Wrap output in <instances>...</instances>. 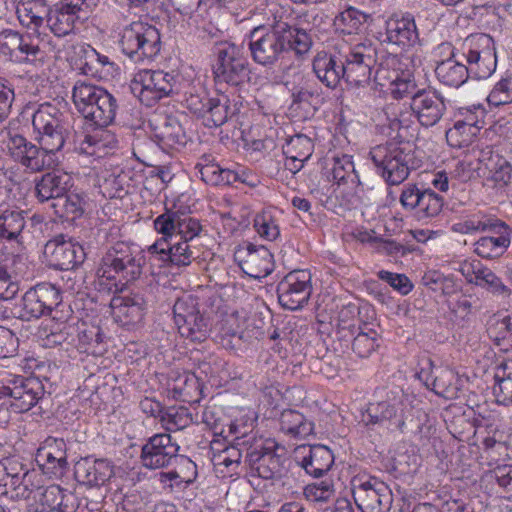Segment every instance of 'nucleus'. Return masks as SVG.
<instances>
[{
    "mask_svg": "<svg viewBox=\"0 0 512 512\" xmlns=\"http://www.w3.org/2000/svg\"><path fill=\"white\" fill-rule=\"evenodd\" d=\"M311 293V273L308 270H293L277 285L280 305L291 311L302 308L308 302Z\"/></svg>",
    "mask_w": 512,
    "mask_h": 512,
    "instance_id": "nucleus-19",
    "label": "nucleus"
},
{
    "mask_svg": "<svg viewBox=\"0 0 512 512\" xmlns=\"http://www.w3.org/2000/svg\"><path fill=\"white\" fill-rule=\"evenodd\" d=\"M313 45L311 34L284 21L255 27L248 35V49L252 60L264 67H273L290 53L307 54Z\"/></svg>",
    "mask_w": 512,
    "mask_h": 512,
    "instance_id": "nucleus-3",
    "label": "nucleus"
},
{
    "mask_svg": "<svg viewBox=\"0 0 512 512\" xmlns=\"http://www.w3.org/2000/svg\"><path fill=\"white\" fill-rule=\"evenodd\" d=\"M479 127L473 117L457 120L454 126L446 131L447 143L453 148L468 147L477 135Z\"/></svg>",
    "mask_w": 512,
    "mask_h": 512,
    "instance_id": "nucleus-43",
    "label": "nucleus"
},
{
    "mask_svg": "<svg viewBox=\"0 0 512 512\" xmlns=\"http://www.w3.org/2000/svg\"><path fill=\"white\" fill-rule=\"evenodd\" d=\"M113 137L106 131L100 130L93 134H86L78 146V151L87 156L101 158L107 153L108 144Z\"/></svg>",
    "mask_w": 512,
    "mask_h": 512,
    "instance_id": "nucleus-50",
    "label": "nucleus"
},
{
    "mask_svg": "<svg viewBox=\"0 0 512 512\" xmlns=\"http://www.w3.org/2000/svg\"><path fill=\"white\" fill-rule=\"evenodd\" d=\"M44 254L50 266L58 270H72L85 260L84 248L62 234L46 243Z\"/></svg>",
    "mask_w": 512,
    "mask_h": 512,
    "instance_id": "nucleus-21",
    "label": "nucleus"
},
{
    "mask_svg": "<svg viewBox=\"0 0 512 512\" xmlns=\"http://www.w3.org/2000/svg\"><path fill=\"white\" fill-rule=\"evenodd\" d=\"M83 328L78 330L77 348L81 352L96 354L97 347L103 341V334L98 326H86L82 325Z\"/></svg>",
    "mask_w": 512,
    "mask_h": 512,
    "instance_id": "nucleus-54",
    "label": "nucleus"
},
{
    "mask_svg": "<svg viewBox=\"0 0 512 512\" xmlns=\"http://www.w3.org/2000/svg\"><path fill=\"white\" fill-rule=\"evenodd\" d=\"M280 430L297 439H304L314 431V423L302 413L287 409L280 416Z\"/></svg>",
    "mask_w": 512,
    "mask_h": 512,
    "instance_id": "nucleus-42",
    "label": "nucleus"
},
{
    "mask_svg": "<svg viewBox=\"0 0 512 512\" xmlns=\"http://www.w3.org/2000/svg\"><path fill=\"white\" fill-rule=\"evenodd\" d=\"M236 322L237 318L231 315L224 320L220 328L221 343L226 348L236 349L241 345L243 331L239 326L234 327Z\"/></svg>",
    "mask_w": 512,
    "mask_h": 512,
    "instance_id": "nucleus-61",
    "label": "nucleus"
},
{
    "mask_svg": "<svg viewBox=\"0 0 512 512\" xmlns=\"http://www.w3.org/2000/svg\"><path fill=\"white\" fill-rule=\"evenodd\" d=\"M489 104L500 106L512 102V78H503L498 81L487 98Z\"/></svg>",
    "mask_w": 512,
    "mask_h": 512,
    "instance_id": "nucleus-64",
    "label": "nucleus"
},
{
    "mask_svg": "<svg viewBox=\"0 0 512 512\" xmlns=\"http://www.w3.org/2000/svg\"><path fill=\"white\" fill-rule=\"evenodd\" d=\"M331 175L333 181L338 186L348 185L353 193H357L361 186L351 155L342 154L341 156H335L333 158Z\"/></svg>",
    "mask_w": 512,
    "mask_h": 512,
    "instance_id": "nucleus-40",
    "label": "nucleus"
},
{
    "mask_svg": "<svg viewBox=\"0 0 512 512\" xmlns=\"http://www.w3.org/2000/svg\"><path fill=\"white\" fill-rule=\"evenodd\" d=\"M7 149L11 159L30 173L55 168L61 162L59 156L45 149L44 145L37 146L20 134L9 137Z\"/></svg>",
    "mask_w": 512,
    "mask_h": 512,
    "instance_id": "nucleus-16",
    "label": "nucleus"
},
{
    "mask_svg": "<svg viewBox=\"0 0 512 512\" xmlns=\"http://www.w3.org/2000/svg\"><path fill=\"white\" fill-rule=\"evenodd\" d=\"M168 431L182 430L192 423V416L186 407H170L161 416Z\"/></svg>",
    "mask_w": 512,
    "mask_h": 512,
    "instance_id": "nucleus-55",
    "label": "nucleus"
},
{
    "mask_svg": "<svg viewBox=\"0 0 512 512\" xmlns=\"http://www.w3.org/2000/svg\"><path fill=\"white\" fill-rule=\"evenodd\" d=\"M413 401L402 389H392L384 400L368 404L362 422L367 426L389 424L402 431L406 422L412 421Z\"/></svg>",
    "mask_w": 512,
    "mask_h": 512,
    "instance_id": "nucleus-7",
    "label": "nucleus"
},
{
    "mask_svg": "<svg viewBox=\"0 0 512 512\" xmlns=\"http://www.w3.org/2000/svg\"><path fill=\"white\" fill-rule=\"evenodd\" d=\"M179 76L164 70L142 69L133 78L131 89L139 101L153 107L161 99L178 92Z\"/></svg>",
    "mask_w": 512,
    "mask_h": 512,
    "instance_id": "nucleus-10",
    "label": "nucleus"
},
{
    "mask_svg": "<svg viewBox=\"0 0 512 512\" xmlns=\"http://www.w3.org/2000/svg\"><path fill=\"white\" fill-rule=\"evenodd\" d=\"M461 52L473 77L486 79L496 70L495 44L490 35L480 33L468 36L462 43Z\"/></svg>",
    "mask_w": 512,
    "mask_h": 512,
    "instance_id": "nucleus-14",
    "label": "nucleus"
},
{
    "mask_svg": "<svg viewBox=\"0 0 512 512\" xmlns=\"http://www.w3.org/2000/svg\"><path fill=\"white\" fill-rule=\"evenodd\" d=\"M234 111L230 107V100L227 95L221 93L209 99L207 113L202 117L208 127H219L223 125Z\"/></svg>",
    "mask_w": 512,
    "mask_h": 512,
    "instance_id": "nucleus-45",
    "label": "nucleus"
},
{
    "mask_svg": "<svg viewBox=\"0 0 512 512\" xmlns=\"http://www.w3.org/2000/svg\"><path fill=\"white\" fill-rule=\"evenodd\" d=\"M294 459L308 475L315 478L325 475L334 464L333 452L322 444L297 446L294 450Z\"/></svg>",
    "mask_w": 512,
    "mask_h": 512,
    "instance_id": "nucleus-24",
    "label": "nucleus"
},
{
    "mask_svg": "<svg viewBox=\"0 0 512 512\" xmlns=\"http://www.w3.org/2000/svg\"><path fill=\"white\" fill-rule=\"evenodd\" d=\"M459 271L468 283L479 286L496 297L509 298L512 291L490 268L479 260L465 261Z\"/></svg>",
    "mask_w": 512,
    "mask_h": 512,
    "instance_id": "nucleus-27",
    "label": "nucleus"
},
{
    "mask_svg": "<svg viewBox=\"0 0 512 512\" xmlns=\"http://www.w3.org/2000/svg\"><path fill=\"white\" fill-rule=\"evenodd\" d=\"M229 433L236 435L234 444L230 447L225 448L221 453L215 456L214 464L216 466H224L228 469L230 476L238 474L239 467L243 452L246 453V448L252 444L254 436L248 434L246 430L241 431L239 425L236 422L229 424Z\"/></svg>",
    "mask_w": 512,
    "mask_h": 512,
    "instance_id": "nucleus-32",
    "label": "nucleus"
},
{
    "mask_svg": "<svg viewBox=\"0 0 512 512\" xmlns=\"http://www.w3.org/2000/svg\"><path fill=\"white\" fill-rule=\"evenodd\" d=\"M153 225L162 237L149 246V253L178 267L188 266L199 257L203 226L198 219L180 210L165 209Z\"/></svg>",
    "mask_w": 512,
    "mask_h": 512,
    "instance_id": "nucleus-1",
    "label": "nucleus"
},
{
    "mask_svg": "<svg viewBox=\"0 0 512 512\" xmlns=\"http://www.w3.org/2000/svg\"><path fill=\"white\" fill-rule=\"evenodd\" d=\"M370 158L376 173L388 185H400L416 169V161L411 145L407 142L390 141L370 150Z\"/></svg>",
    "mask_w": 512,
    "mask_h": 512,
    "instance_id": "nucleus-5",
    "label": "nucleus"
},
{
    "mask_svg": "<svg viewBox=\"0 0 512 512\" xmlns=\"http://www.w3.org/2000/svg\"><path fill=\"white\" fill-rule=\"evenodd\" d=\"M32 125L39 144L56 155L63 149L72 130L69 114L49 102L39 105L33 114Z\"/></svg>",
    "mask_w": 512,
    "mask_h": 512,
    "instance_id": "nucleus-6",
    "label": "nucleus"
},
{
    "mask_svg": "<svg viewBox=\"0 0 512 512\" xmlns=\"http://www.w3.org/2000/svg\"><path fill=\"white\" fill-rule=\"evenodd\" d=\"M373 15L352 5H346L334 18L333 26L339 35L362 34L372 23Z\"/></svg>",
    "mask_w": 512,
    "mask_h": 512,
    "instance_id": "nucleus-36",
    "label": "nucleus"
},
{
    "mask_svg": "<svg viewBox=\"0 0 512 512\" xmlns=\"http://www.w3.org/2000/svg\"><path fill=\"white\" fill-rule=\"evenodd\" d=\"M78 1L73 3V0H61L54 8L50 7L45 23L56 37H65L73 32L75 22L82 12L77 6Z\"/></svg>",
    "mask_w": 512,
    "mask_h": 512,
    "instance_id": "nucleus-33",
    "label": "nucleus"
},
{
    "mask_svg": "<svg viewBox=\"0 0 512 512\" xmlns=\"http://www.w3.org/2000/svg\"><path fill=\"white\" fill-rule=\"evenodd\" d=\"M286 461L284 448L273 440H252L246 448L245 462L262 479L280 478Z\"/></svg>",
    "mask_w": 512,
    "mask_h": 512,
    "instance_id": "nucleus-12",
    "label": "nucleus"
},
{
    "mask_svg": "<svg viewBox=\"0 0 512 512\" xmlns=\"http://www.w3.org/2000/svg\"><path fill=\"white\" fill-rule=\"evenodd\" d=\"M411 109L424 127L436 125L446 112L444 97L435 90H419L411 98Z\"/></svg>",
    "mask_w": 512,
    "mask_h": 512,
    "instance_id": "nucleus-25",
    "label": "nucleus"
},
{
    "mask_svg": "<svg viewBox=\"0 0 512 512\" xmlns=\"http://www.w3.org/2000/svg\"><path fill=\"white\" fill-rule=\"evenodd\" d=\"M100 95L103 96L97 101V105L94 106L90 122L96 127L104 128L114 122L119 105L116 97L109 91L105 90Z\"/></svg>",
    "mask_w": 512,
    "mask_h": 512,
    "instance_id": "nucleus-46",
    "label": "nucleus"
},
{
    "mask_svg": "<svg viewBox=\"0 0 512 512\" xmlns=\"http://www.w3.org/2000/svg\"><path fill=\"white\" fill-rule=\"evenodd\" d=\"M234 259L242 271L254 279L267 277L274 269L273 255L260 245L246 243L234 252Z\"/></svg>",
    "mask_w": 512,
    "mask_h": 512,
    "instance_id": "nucleus-22",
    "label": "nucleus"
},
{
    "mask_svg": "<svg viewBox=\"0 0 512 512\" xmlns=\"http://www.w3.org/2000/svg\"><path fill=\"white\" fill-rule=\"evenodd\" d=\"M61 302L59 288L50 283H40L25 292L15 308L16 315L23 321L39 319L52 314Z\"/></svg>",
    "mask_w": 512,
    "mask_h": 512,
    "instance_id": "nucleus-17",
    "label": "nucleus"
},
{
    "mask_svg": "<svg viewBox=\"0 0 512 512\" xmlns=\"http://www.w3.org/2000/svg\"><path fill=\"white\" fill-rule=\"evenodd\" d=\"M487 231L492 232L493 235L478 239L474 244V252L481 258H498L510 246L512 230L505 222L498 220Z\"/></svg>",
    "mask_w": 512,
    "mask_h": 512,
    "instance_id": "nucleus-31",
    "label": "nucleus"
},
{
    "mask_svg": "<svg viewBox=\"0 0 512 512\" xmlns=\"http://www.w3.org/2000/svg\"><path fill=\"white\" fill-rule=\"evenodd\" d=\"M97 85L85 81H77L72 90V99L79 113H85L86 107L93 100Z\"/></svg>",
    "mask_w": 512,
    "mask_h": 512,
    "instance_id": "nucleus-63",
    "label": "nucleus"
},
{
    "mask_svg": "<svg viewBox=\"0 0 512 512\" xmlns=\"http://www.w3.org/2000/svg\"><path fill=\"white\" fill-rule=\"evenodd\" d=\"M303 495L306 500L314 503H327L335 495L333 481L325 479L319 482L309 483L304 487Z\"/></svg>",
    "mask_w": 512,
    "mask_h": 512,
    "instance_id": "nucleus-53",
    "label": "nucleus"
},
{
    "mask_svg": "<svg viewBox=\"0 0 512 512\" xmlns=\"http://www.w3.org/2000/svg\"><path fill=\"white\" fill-rule=\"evenodd\" d=\"M144 257L126 242H117L107 248L101 257L96 274L99 284L107 281L109 291H122L142 274Z\"/></svg>",
    "mask_w": 512,
    "mask_h": 512,
    "instance_id": "nucleus-4",
    "label": "nucleus"
},
{
    "mask_svg": "<svg viewBox=\"0 0 512 512\" xmlns=\"http://www.w3.org/2000/svg\"><path fill=\"white\" fill-rule=\"evenodd\" d=\"M44 392L39 378L13 375L0 385L1 405H8L16 413L27 412L39 402Z\"/></svg>",
    "mask_w": 512,
    "mask_h": 512,
    "instance_id": "nucleus-13",
    "label": "nucleus"
},
{
    "mask_svg": "<svg viewBox=\"0 0 512 512\" xmlns=\"http://www.w3.org/2000/svg\"><path fill=\"white\" fill-rule=\"evenodd\" d=\"M400 203L407 211H414L419 219L437 216L444 205L443 197L432 189H420L415 184L404 186Z\"/></svg>",
    "mask_w": 512,
    "mask_h": 512,
    "instance_id": "nucleus-20",
    "label": "nucleus"
},
{
    "mask_svg": "<svg viewBox=\"0 0 512 512\" xmlns=\"http://www.w3.org/2000/svg\"><path fill=\"white\" fill-rule=\"evenodd\" d=\"M26 226L25 212L17 207L0 205V239L17 241Z\"/></svg>",
    "mask_w": 512,
    "mask_h": 512,
    "instance_id": "nucleus-39",
    "label": "nucleus"
},
{
    "mask_svg": "<svg viewBox=\"0 0 512 512\" xmlns=\"http://www.w3.org/2000/svg\"><path fill=\"white\" fill-rule=\"evenodd\" d=\"M53 171L43 174L35 180V193L40 202L49 200H61L71 187V176L62 171L52 168Z\"/></svg>",
    "mask_w": 512,
    "mask_h": 512,
    "instance_id": "nucleus-35",
    "label": "nucleus"
},
{
    "mask_svg": "<svg viewBox=\"0 0 512 512\" xmlns=\"http://www.w3.org/2000/svg\"><path fill=\"white\" fill-rule=\"evenodd\" d=\"M49 9L50 6L46 0H18L16 14L23 27L38 32L49 16Z\"/></svg>",
    "mask_w": 512,
    "mask_h": 512,
    "instance_id": "nucleus-38",
    "label": "nucleus"
},
{
    "mask_svg": "<svg viewBox=\"0 0 512 512\" xmlns=\"http://www.w3.org/2000/svg\"><path fill=\"white\" fill-rule=\"evenodd\" d=\"M83 204L84 201L78 194H68L67 192L65 196H62L61 200L53 203V207L60 208V210H57V213H59L61 216H65L68 219L74 220L83 214Z\"/></svg>",
    "mask_w": 512,
    "mask_h": 512,
    "instance_id": "nucleus-58",
    "label": "nucleus"
},
{
    "mask_svg": "<svg viewBox=\"0 0 512 512\" xmlns=\"http://www.w3.org/2000/svg\"><path fill=\"white\" fill-rule=\"evenodd\" d=\"M112 315L122 326H134L144 319L147 302L139 293L117 296L111 300Z\"/></svg>",
    "mask_w": 512,
    "mask_h": 512,
    "instance_id": "nucleus-30",
    "label": "nucleus"
},
{
    "mask_svg": "<svg viewBox=\"0 0 512 512\" xmlns=\"http://www.w3.org/2000/svg\"><path fill=\"white\" fill-rule=\"evenodd\" d=\"M188 468L195 469V464L187 458L179 456V446L170 434L159 433L149 437L142 445L139 461L142 467L149 470L168 468L178 461Z\"/></svg>",
    "mask_w": 512,
    "mask_h": 512,
    "instance_id": "nucleus-15",
    "label": "nucleus"
},
{
    "mask_svg": "<svg viewBox=\"0 0 512 512\" xmlns=\"http://www.w3.org/2000/svg\"><path fill=\"white\" fill-rule=\"evenodd\" d=\"M381 43L397 46L401 50L413 47L419 41L414 18L410 14H393L385 21V31L379 33Z\"/></svg>",
    "mask_w": 512,
    "mask_h": 512,
    "instance_id": "nucleus-23",
    "label": "nucleus"
},
{
    "mask_svg": "<svg viewBox=\"0 0 512 512\" xmlns=\"http://www.w3.org/2000/svg\"><path fill=\"white\" fill-rule=\"evenodd\" d=\"M209 97L203 87L193 86L185 93V107L198 117H202L207 113V103Z\"/></svg>",
    "mask_w": 512,
    "mask_h": 512,
    "instance_id": "nucleus-59",
    "label": "nucleus"
},
{
    "mask_svg": "<svg viewBox=\"0 0 512 512\" xmlns=\"http://www.w3.org/2000/svg\"><path fill=\"white\" fill-rule=\"evenodd\" d=\"M352 494L361 512H388L393 503L389 486L376 477L356 478L352 481Z\"/></svg>",
    "mask_w": 512,
    "mask_h": 512,
    "instance_id": "nucleus-18",
    "label": "nucleus"
},
{
    "mask_svg": "<svg viewBox=\"0 0 512 512\" xmlns=\"http://www.w3.org/2000/svg\"><path fill=\"white\" fill-rule=\"evenodd\" d=\"M487 333L493 343L502 350L512 348V314L488 323Z\"/></svg>",
    "mask_w": 512,
    "mask_h": 512,
    "instance_id": "nucleus-47",
    "label": "nucleus"
},
{
    "mask_svg": "<svg viewBox=\"0 0 512 512\" xmlns=\"http://www.w3.org/2000/svg\"><path fill=\"white\" fill-rule=\"evenodd\" d=\"M376 56V48L369 41L354 46L337 44L330 53H318L312 67L316 77L328 88L335 89L342 80L362 86L370 82Z\"/></svg>",
    "mask_w": 512,
    "mask_h": 512,
    "instance_id": "nucleus-2",
    "label": "nucleus"
},
{
    "mask_svg": "<svg viewBox=\"0 0 512 512\" xmlns=\"http://www.w3.org/2000/svg\"><path fill=\"white\" fill-rule=\"evenodd\" d=\"M314 150V144L308 136L296 134L292 136L283 147V152L287 158L298 161H307Z\"/></svg>",
    "mask_w": 512,
    "mask_h": 512,
    "instance_id": "nucleus-51",
    "label": "nucleus"
},
{
    "mask_svg": "<svg viewBox=\"0 0 512 512\" xmlns=\"http://www.w3.org/2000/svg\"><path fill=\"white\" fill-rule=\"evenodd\" d=\"M174 323L179 334L194 343L204 342L211 333L210 318L199 309L196 298L187 295L178 298L173 306Z\"/></svg>",
    "mask_w": 512,
    "mask_h": 512,
    "instance_id": "nucleus-11",
    "label": "nucleus"
},
{
    "mask_svg": "<svg viewBox=\"0 0 512 512\" xmlns=\"http://www.w3.org/2000/svg\"><path fill=\"white\" fill-rule=\"evenodd\" d=\"M254 228L262 238L269 241L276 240L280 235L278 222L270 211H262L255 216Z\"/></svg>",
    "mask_w": 512,
    "mask_h": 512,
    "instance_id": "nucleus-57",
    "label": "nucleus"
},
{
    "mask_svg": "<svg viewBox=\"0 0 512 512\" xmlns=\"http://www.w3.org/2000/svg\"><path fill=\"white\" fill-rule=\"evenodd\" d=\"M74 475L78 483L87 487H101L113 476V466L107 459L91 456L81 458L74 466Z\"/></svg>",
    "mask_w": 512,
    "mask_h": 512,
    "instance_id": "nucleus-29",
    "label": "nucleus"
},
{
    "mask_svg": "<svg viewBox=\"0 0 512 512\" xmlns=\"http://www.w3.org/2000/svg\"><path fill=\"white\" fill-rule=\"evenodd\" d=\"M119 45L122 52L133 62L151 61L160 54L161 35L154 25L133 21L122 29Z\"/></svg>",
    "mask_w": 512,
    "mask_h": 512,
    "instance_id": "nucleus-9",
    "label": "nucleus"
},
{
    "mask_svg": "<svg viewBox=\"0 0 512 512\" xmlns=\"http://www.w3.org/2000/svg\"><path fill=\"white\" fill-rule=\"evenodd\" d=\"M486 167L490 172L488 179L493 181L496 187L503 188L510 183L512 166L508 160L496 154L490 157Z\"/></svg>",
    "mask_w": 512,
    "mask_h": 512,
    "instance_id": "nucleus-52",
    "label": "nucleus"
},
{
    "mask_svg": "<svg viewBox=\"0 0 512 512\" xmlns=\"http://www.w3.org/2000/svg\"><path fill=\"white\" fill-rule=\"evenodd\" d=\"M36 460L44 473L53 475L61 474L68 464L67 459H60L52 449L45 447L38 450Z\"/></svg>",
    "mask_w": 512,
    "mask_h": 512,
    "instance_id": "nucleus-60",
    "label": "nucleus"
},
{
    "mask_svg": "<svg viewBox=\"0 0 512 512\" xmlns=\"http://www.w3.org/2000/svg\"><path fill=\"white\" fill-rule=\"evenodd\" d=\"M376 331L360 332L352 342V350L361 358H367L379 346Z\"/></svg>",
    "mask_w": 512,
    "mask_h": 512,
    "instance_id": "nucleus-62",
    "label": "nucleus"
},
{
    "mask_svg": "<svg viewBox=\"0 0 512 512\" xmlns=\"http://www.w3.org/2000/svg\"><path fill=\"white\" fill-rule=\"evenodd\" d=\"M455 54L446 60L439 62L435 68V74L442 84L458 88L463 85L471 75L468 67L454 59Z\"/></svg>",
    "mask_w": 512,
    "mask_h": 512,
    "instance_id": "nucleus-41",
    "label": "nucleus"
},
{
    "mask_svg": "<svg viewBox=\"0 0 512 512\" xmlns=\"http://www.w3.org/2000/svg\"><path fill=\"white\" fill-rule=\"evenodd\" d=\"M289 113L293 118L304 121L312 118L320 103V87L313 80H305L293 88Z\"/></svg>",
    "mask_w": 512,
    "mask_h": 512,
    "instance_id": "nucleus-28",
    "label": "nucleus"
},
{
    "mask_svg": "<svg viewBox=\"0 0 512 512\" xmlns=\"http://www.w3.org/2000/svg\"><path fill=\"white\" fill-rule=\"evenodd\" d=\"M497 221L498 219H493L487 216L473 215L458 223H455L452 229L453 231L461 234L485 232Z\"/></svg>",
    "mask_w": 512,
    "mask_h": 512,
    "instance_id": "nucleus-56",
    "label": "nucleus"
},
{
    "mask_svg": "<svg viewBox=\"0 0 512 512\" xmlns=\"http://www.w3.org/2000/svg\"><path fill=\"white\" fill-rule=\"evenodd\" d=\"M17 58L15 63L19 65L43 64L46 54L40 47V41L29 33H22L18 44Z\"/></svg>",
    "mask_w": 512,
    "mask_h": 512,
    "instance_id": "nucleus-44",
    "label": "nucleus"
},
{
    "mask_svg": "<svg viewBox=\"0 0 512 512\" xmlns=\"http://www.w3.org/2000/svg\"><path fill=\"white\" fill-rule=\"evenodd\" d=\"M428 368H422L418 373L420 379L425 380L429 386L431 381L432 390L440 397L448 400L456 399L463 387V379L452 369L438 367L433 371V362L427 360Z\"/></svg>",
    "mask_w": 512,
    "mask_h": 512,
    "instance_id": "nucleus-26",
    "label": "nucleus"
},
{
    "mask_svg": "<svg viewBox=\"0 0 512 512\" xmlns=\"http://www.w3.org/2000/svg\"><path fill=\"white\" fill-rule=\"evenodd\" d=\"M494 393L504 404H512V359L502 362L494 375Z\"/></svg>",
    "mask_w": 512,
    "mask_h": 512,
    "instance_id": "nucleus-48",
    "label": "nucleus"
},
{
    "mask_svg": "<svg viewBox=\"0 0 512 512\" xmlns=\"http://www.w3.org/2000/svg\"><path fill=\"white\" fill-rule=\"evenodd\" d=\"M213 76L217 86L227 84L238 87L249 78V62L244 47L229 41H221L214 45Z\"/></svg>",
    "mask_w": 512,
    "mask_h": 512,
    "instance_id": "nucleus-8",
    "label": "nucleus"
},
{
    "mask_svg": "<svg viewBox=\"0 0 512 512\" xmlns=\"http://www.w3.org/2000/svg\"><path fill=\"white\" fill-rule=\"evenodd\" d=\"M62 488L58 485L38 486L34 502L27 505V512H53Z\"/></svg>",
    "mask_w": 512,
    "mask_h": 512,
    "instance_id": "nucleus-49",
    "label": "nucleus"
},
{
    "mask_svg": "<svg viewBox=\"0 0 512 512\" xmlns=\"http://www.w3.org/2000/svg\"><path fill=\"white\" fill-rule=\"evenodd\" d=\"M152 139L162 150L180 149L187 143V135L180 121L172 115L165 116L153 129Z\"/></svg>",
    "mask_w": 512,
    "mask_h": 512,
    "instance_id": "nucleus-37",
    "label": "nucleus"
},
{
    "mask_svg": "<svg viewBox=\"0 0 512 512\" xmlns=\"http://www.w3.org/2000/svg\"><path fill=\"white\" fill-rule=\"evenodd\" d=\"M167 390L174 399L187 403L198 402L202 397L200 380L190 371H172L167 381Z\"/></svg>",
    "mask_w": 512,
    "mask_h": 512,
    "instance_id": "nucleus-34",
    "label": "nucleus"
}]
</instances>
